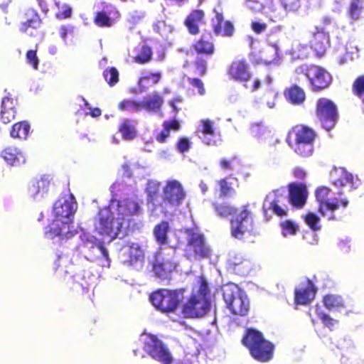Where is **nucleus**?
Returning <instances> with one entry per match:
<instances>
[{
    "mask_svg": "<svg viewBox=\"0 0 364 364\" xmlns=\"http://www.w3.org/2000/svg\"><path fill=\"white\" fill-rule=\"evenodd\" d=\"M213 208L217 215L220 217L231 216L230 229L232 237L242 239L245 234H257L256 215L250 203L242 205L239 210L228 202L214 203Z\"/></svg>",
    "mask_w": 364,
    "mask_h": 364,
    "instance_id": "nucleus-1",
    "label": "nucleus"
},
{
    "mask_svg": "<svg viewBox=\"0 0 364 364\" xmlns=\"http://www.w3.org/2000/svg\"><path fill=\"white\" fill-rule=\"evenodd\" d=\"M198 283V291L192 292L182 305L181 314L186 318H202L210 310V291L208 282L200 277Z\"/></svg>",
    "mask_w": 364,
    "mask_h": 364,
    "instance_id": "nucleus-2",
    "label": "nucleus"
},
{
    "mask_svg": "<svg viewBox=\"0 0 364 364\" xmlns=\"http://www.w3.org/2000/svg\"><path fill=\"white\" fill-rule=\"evenodd\" d=\"M251 356L261 363L269 361L274 355V346L266 340L262 333L254 328H247L242 338Z\"/></svg>",
    "mask_w": 364,
    "mask_h": 364,
    "instance_id": "nucleus-3",
    "label": "nucleus"
},
{
    "mask_svg": "<svg viewBox=\"0 0 364 364\" xmlns=\"http://www.w3.org/2000/svg\"><path fill=\"white\" fill-rule=\"evenodd\" d=\"M296 81L299 76H305L309 81L313 92H321L328 88L332 83L331 75L323 68L311 64H302L295 68Z\"/></svg>",
    "mask_w": 364,
    "mask_h": 364,
    "instance_id": "nucleus-4",
    "label": "nucleus"
},
{
    "mask_svg": "<svg viewBox=\"0 0 364 364\" xmlns=\"http://www.w3.org/2000/svg\"><path fill=\"white\" fill-rule=\"evenodd\" d=\"M119 220L118 218L115 219L110 205L104 206L98 210L94 218V228L100 235L112 240L117 237L122 227V223Z\"/></svg>",
    "mask_w": 364,
    "mask_h": 364,
    "instance_id": "nucleus-5",
    "label": "nucleus"
},
{
    "mask_svg": "<svg viewBox=\"0 0 364 364\" xmlns=\"http://www.w3.org/2000/svg\"><path fill=\"white\" fill-rule=\"evenodd\" d=\"M331 192L332 190L326 186H321L316 190L315 196L318 203V212L328 220H338L342 216L336 215L334 213L341 207L346 208L348 200L346 198L338 200L336 198L330 200L328 196Z\"/></svg>",
    "mask_w": 364,
    "mask_h": 364,
    "instance_id": "nucleus-6",
    "label": "nucleus"
},
{
    "mask_svg": "<svg viewBox=\"0 0 364 364\" xmlns=\"http://www.w3.org/2000/svg\"><path fill=\"white\" fill-rule=\"evenodd\" d=\"M222 292L226 306L232 314L242 316L248 314L249 300L237 285L225 284L222 287Z\"/></svg>",
    "mask_w": 364,
    "mask_h": 364,
    "instance_id": "nucleus-7",
    "label": "nucleus"
},
{
    "mask_svg": "<svg viewBox=\"0 0 364 364\" xmlns=\"http://www.w3.org/2000/svg\"><path fill=\"white\" fill-rule=\"evenodd\" d=\"M315 115L323 129L327 132L333 130L339 119L336 105L326 97L318 98L316 102Z\"/></svg>",
    "mask_w": 364,
    "mask_h": 364,
    "instance_id": "nucleus-8",
    "label": "nucleus"
},
{
    "mask_svg": "<svg viewBox=\"0 0 364 364\" xmlns=\"http://www.w3.org/2000/svg\"><path fill=\"white\" fill-rule=\"evenodd\" d=\"M177 264L174 260V252L166 255L162 247L154 253L152 262V271L154 274L167 284H170L171 274L176 270Z\"/></svg>",
    "mask_w": 364,
    "mask_h": 364,
    "instance_id": "nucleus-9",
    "label": "nucleus"
},
{
    "mask_svg": "<svg viewBox=\"0 0 364 364\" xmlns=\"http://www.w3.org/2000/svg\"><path fill=\"white\" fill-rule=\"evenodd\" d=\"M149 300L158 311L166 314L174 313L180 304L178 293L166 289L154 291L150 295Z\"/></svg>",
    "mask_w": 364,
    "mask_h": 364,
    "instance_id": "nucleus-10",
    "label": "nucleus"
},
{
    "mask_svg": "<svg viewBox=\"0 0 364 364\" xmlns=\"http://www.w3.org/2000/svg\"><path fill=\"white\" fill-rule=\"evenodd\" d=\"M144 349L153 359L162 364H172L173 358L167 346L156 336L150 335L144 342Z\"/></svg>",
    "mask_w": 364,
    "mask_h": 364,
    "instance_id": "nucleus-11",
    "label": "nucleus"
},
{
    "mask_svg": "<svg viewBox=\"0 0 364 364\" xmlns=\"http://www.w3.org/2000/svg\"><path fill=\"white\" fill-rule=\"evenodd\" d=\"M186 245L188 251L196 260L208 259L212 255V250L201 233L190 232Z\"/></svg>",
    "mask_w": 364,
    "mask_h": 364,
    "instance_id": "nucleus-12",
    "label": "nucleus"
},
{
    "mask_svg": "<svg viewBox=\"0 0 364 364\" xmlns=\"http://www.w3.org/2000/svg\"><path fill=\"white\" fill-rule=\"evenodd\" d=\"M122 263L129 267H136L144 262V254L137 243L127 242L121 247L119 253Z\"/></svg>",
    "mask_w": 364,
    "mask_h": 364,
    "instance_id": "nucleus-13",
    "label": "nucleus"
},
{
    "mask_svg": "<svg viewBox=\"0 0 364 364\" xmlns=\"http://www.w3.org/2000/svg\"><path fill=\"white\" fill-rule=\"evenodd\" d=\"M23 19L19 25L20 32L31 38L41 37L40 28L43 21L38 12L33 8H29L24 11Z\"/></svg>",
    "mask_w": 364,
    "mask_h": 364,
    "instance_id": "nucleus-14",
    "label": "nucleus"
},
{
    "mask_svg": "<svg viewBox=\"0 0 364 364\" xmlns=\"http://www.w3.org/2000/svg\"><path fill=\"white\" fill-rule=\"evenodd\" d=\"M77 209V203L73 194L59 198L53 205L54 218L72 222Z\"/></svg>",
    "mask_w": 364,
    "mask_h": 364,
    "instance_id": "nucleus-15",
    "label": "nucleus"
},
{
    "mask_svg": "<svg viewBox=\"0 0 364 364\" xmlns=\"http://www.w3.org/2000/svg\"><path fill=\"white\" fill-rule=\"evenodd\" d=\"M102 9L95 12L93 23L100 28H110L121 17L117 8L109 3L102 2Z\"/></svg>",
    "mask_w": 364,
    "mask_h": 364,
    "instance_id": "nucleus-16",
    "label": "nucleus"
},
{
    "mask_svg": "<svg viewBox=\"0 0 364 364\" xmlns=\"http://www.w3.org/2000/svg\"><path fill=\"white\" fill-rule=\"evenodd\" d=\"M163 202L172 206L181 204L186 197L181 183L176 180L166 181L163 188Z\"/></svg>",
    "mask_w": 364,
    "mask_h": 364,
    "instance_id": "nucleus-17",
    "label": "nucleus"
},
{
    "mask_svg": "<svg viewBox=\"0 0 364 364\" xmlns=\"http://www.w3.org/2000/svg\"><path fill=\"white\" fill-rule=\"evenodd\" d=\"M228 77L234 81L247 82L252 78L250 67L245 59L232 60L227 69Z\"/></svg>",
    "mask_w": 364,
    "mask_h": 364,
    "instance_id": "nucleus-18",
    "label": "nucleus"
},
{
    "mask_svg": "<svg viewBox=\"0 0 364 364\" xmlns=\"http://www.w3.org/2000/svg\"><path fill=\"white\" fill-rule=\"evenodd\" d=\"M317 134L312 128L297 124L293 127L288 132L287 142H315Z\"/></svg>",
    "mask_w": 364,
    "mask_h": 364,
    "instance_id": "nucleus-19",
    "label": "nucleus"
},
{
    "mask_svg": "<svg viewBox=\"0 0 364 364\" xmlns=\"http://www.w3.org/2000/svg\"><path fill=\"white\" fill-rule=\"evenodd\" d=\"M198 132L201 134L200 136L201 141L208 146H215L217 144V138L220 136L217 132L214 122L208 118L202 119L198 127Z\"/></svg>",
    "mask_w": 364,
    "mask_h": 364,
    "instance_id": "nucleus-20",
    "label": "nucleus"
},
{
    "mask_svg": "<svg viewBox=\"0 0 364 364\" xmlns=\"http://www.w3.org/2000/svg\"><path fill=\"white\" fill-rule=\"evenodd\" d=\"M71 222L55 219L53 220L48 226V230L45 234L49 239H54L58 237L60 239H69L73 236V232L70 230V223Z\"/></svg>",
    "mask_w": 364,
    "mask_h": 364,
    "instance_id": "nucleus-21",
    "label": "nucleus"
},
{
    "mask_svg": "<svg viewBox=\"0 0 364 364\" xmlns=\"http://www.w3.org/2000/svg\"><path fill=\"white\" fill-rule=\"evenodd\" d=\"M317 288L313 282L307 279L306 284L294 289V303L296 305H306L314 300Z\"/></svg>",
    "mask_w": 364,
    "mask_h": 364,
    "instance_id": "nucleus-22",
    "label": "nucleus"
},
{
    "mask_svg": "<svg viewBox=\"0 0 364 364\" xmlns=\"http://www.w3.org/2000/svg\"><path fill=\"white\" fill-rule=\"evenodd\" d=\"M80 242L76 247V250L83 255L87 260L92 261L95 255L94 250L98 248V242H100L95 236L82 232L80 235Z\"/></svg>",
    "mask_w": 364,
    "mask_h": 364,
    "instance_id": "nucleus-23",
    "label": "nucleus"
},
{
    "mask_svg": "<svg viewBox=\"0 0 364 364\" xmlns=\"http://www.w3.org/2000/svg\"><path fill=\"white\" fill-rule=\"evenodd\" d=\"M306 186L303 183H292L289 186V200L290 204L296 208L304 206L307 199Z\"/></svg>",
    "mask_w": 364,
    "mask_h": 364,
    "instance_id": "nucleus-24",
    "label": "nucleus"
},
{
    "mask_svg": "<svg viewBox=\"0 0 364 364\" xmlns=\"http://www.w3.org/2000/svg\"><path fill=\"white\" fill-rule=\"evenodd\" d=\"M118 219L123 220L127 218L139 215L141 211L139 203L129 198H124L117 201Z\"/></svg>",
    "mask_w": 364,
    "mask_h": 364,
    "instance_id": "nucleus-25",
    "label": "nucleus"
},
{
    "mask_svg": "<svg viewBox=\"0 0 364 364\" xmlns=\"http://www.w3.org/2000/svg\"><path fill=\"white\" fill-rule=\"evenodd\" d=\"M335 176H333L332 183L333 186L338 189L343 187L348 186L350 189L356 188L359 185V180L358 178L354 179L352 173L348 172L344 168L335 172Z\"/></svg>",
    "mask_w": 364,
    "mask_h": 364,
    "instance_id": "nucleus-26",
    "label": "nucleus"
},
{
    "mask_svg": "<svg viewBox=\"0 0 364 364\" xmlns=\"http://www.w3.org/2000/svg\"><path fill=\"white\" fill-rule=\"evenodd\" d=\"M205 12L202 9H194L186 16L184 26L191 35H197L200 32V25L204 23Z\"/></svg>",
    "mask_w": 364,
    "mask_h": 364,
    "instance_id": "nucleus-27",
    "label": "nucleus"
},
{
    "mask_svg": "<svg viewBox=\"0 0 364 364\" xmlns=\"http://www.w3.org/2000/svg\"><path fill=\"white\" fill-rule=\"evenodd\" d=\"M50 185L51 178L50 176L44 175L38 179H33L28 186V194L32 198H36L38 195L43 196L48 193Z\"/></svg>",
    "mask_w": 364,
    "mask_h": 364,
    "instance_id": "nucleus-28",
    "label": "nucleus"
},
{
    "mask_svg": "<svg viewBox=\"0 0 364 364\" xmlns=\"http://www.w3.org/2000/svg\"><path fill=\"white\" fill-rule=\"evenodd\" d=\"M1 156L11 166H20L26 162V157L18 148L9 146L1 152Z\"/></svg>",
    "mask_w": 364,
    "mask_h": 364,
    "instance_id": "nucleus-29",
    "label": "nucleus"
},
{
    "mask_svg": "<svg viewBox=\"0 0 364 364\" xmlns=\"http://www.w3.org/2000/svg\"><path fill=\"white\" fill-rule=\"evenodd\" d=\"M16 104V100L10 97H5L2 100L0 112V119L2 123L9 124L15 119Z\"/></svg>",
    "mask_w": 364,
    "mask_h": 364,
    "instance_id": "nucleus-30",
    "label": "nucleus"
},
{
    "mask_svg": "<svg viewBox=\"0 0 364 364\" xmlns=\"http://www.w3.org/2000/svg\"><path fill=\"white\" fill-rule=\"evenodd\" d=\"M286 100L294 105H299L306 100L304 90L297 85H292L284 91Z\"/></svg>",
    "mask_w": 364,
    "mask_h": 364,
    "instance_id": "nucleus-31",
    "label": "nucleus"
},
{
    "mask_svg": "<svg viewBox=\"0 0 364 364\" xmlns=\"http://www.w3.org/2000/svg\"><path fill=\"white\" fill-rule=\"evenodd\" d=\"M162 126L163 129L161 132L155 136L156 141L161 144L166 142L167 139L170 136L171 130L177 132L181 127L180 122L176 119L164 121Z\"/></svg>",
    "mask_w": 364,
    "mask_h": 364,
    "instance_id": "nucleus-32",
    "label": "nucleus"
},
{
    "mask_svg": "<svg viewBox=\"0 0 364 364\" xmlns=\"http://www.w3.org/2000/svg\"><path fill=\"white\" fill-rule=\"evenodd\" d=\"M294 152L301 159L311 157L314 152L315 142H287Z\"/></svg>",
    "mask_w": 364,
    "mask_h": 364,
    "instance_id": "nucleus-33",
    "label": "nucleus"
},
{
    "mask_svg": "<svg viewBox=\"0 0 364 364\" xmlns=\"http://www.w3.org/2000/svg\"><path fill=\"white\" fill-rule=\"evenodd\" d=\"M169 230V223L166 220H162L154 226L153 234L156 243L159 244L160 247L168 243V233Z\"/></svg>",
    "mask_w": 364,
    "mask_h": 364,
    "instance_id": "nucleus-34",
    "label": "nucleus"
},
{
    "mask_svg": "<svg viewBox=\"0 0 364 364\" xmlns=\"http://www.w3.org/2000/svg\"><path fill=\"white\" fill-rule=\"evenodd\" d=\"M163 104V97L158 93H154L145 97L144 100L141 101V110L157 112L161 110Z\"/></svg>",
    "mask_w": 364,
    "mask_h": 364,
    "instance_id": "nucleus-35",
    "label": "nucleus"
},
{
    "mask_svg": "<svg viewBox=\"0 0 364 364\" xmlns=\"http://www.w3.org/2000/svg\"><path fill=\"white\" fill-rule=\"evenodd\" d=\"M30 124L26 121L15 123L11 129L10 135L12 138L26 139L30 132Z\"/></svg>",
    "mask_w": 364,
    "mask_h": 364,
    "instance_id": "nucleus-36",
    "label": "nucleus"
},
{
    "mask_svg": "<svg viewBox=\"0 0 364 364\" xmlns=\"http://www.w3.org/2000/svg\"><path fill=\"white\" fill-rule=\"evenodd\" d=\"M281 58L279 47H269L267 50L262 53L257 63L265 65L277 64Z\"/></svg>",
    "mask_w": 364,
    "mask_h": 364,
    "instance_id": "nucleus-37",
    "label": "nucleus"
},
{
    "mask_svg": "<svg viewBox=\"0 0 364 364\" xmlns=\"http://www.w3.org/2000/svg\"><path fill=\"white\" fill-rule=\"evenodd\" d=\"M363 11L364 0H350L347 9V16L354 21H358Z\"/></svg>",
    "mask_w": 364,
    "mask_h": 364,
    "instance_id": "nucleus-38",
    "label": "nucleus"
},
{
    "mask_svg": "<svg viewBox=\"0 0 364 364\" xmlns=\"http://www.w3.org/2000/svg\"><path fill=\"white\" fill-rule=\"evenodd\" d=\"M323 306L328 310L345 308V301L341 296L327 294L323 299Z\"/></svg>",
    "mask_w": 364,
    "mask_h": 364,
    "instance_id": "nucleus-39",
    "label": "nucleus"
},
{
    "mask_svg": "<svg viewBox=\"0 0 364 364\" xmlns=\"http://www.w3.org/2000/svg\"><path fill=\"white\" fill-rule=\"evenodd\" d=\"M117 108L122 112H139L141 111V101L124 99L118 103Z\"/></svg>",
    "mask_w": 364,
    "mask_h": 364,
    "instance_id": "nucleus-40",
    "label": "nucleus"
},
{
    "mask_svg": "<svg viewBox=\"0 0 364 364\" xmlns=\"http://www.w3.org/2000/svg\"><path fill=\"white\" fill-rule=\"evenodd\" d=\"M54 6L58 9L55 14V17L59 20H64L71 17L72 8L66 3H62L59 0H53Z\"/></svg>",
    "mask_w": 364,
    "mask_h": 364,
    "instance_id": "nucleus-41",
    "label": "nucleus"
},
{
    "mask_svg": "<svg viewBox=\"0 0 364 364\" xmlns=\"http://www.w3.org/2000/svg\"><path fill=\"white\" fill-rule=\"evenodd\" d=\"M311 43L313 46H328L330 43V37L328 33L316 27L313 33Z\"/></svg>",
    "mask_w": 364,
    "mask_h": 364,
    "instance_id": "nucleus-42",
    "label": "nucleus"
},
{
    "mask_svg": "<svg viewBox=\"0 0 364 364\" xmlns=\"http://www.w3.org/2000/svg\"><path fill=\"white\" fill-rule=\"evenodd\" d=\"M122 138L124 139H133L136 136V130L129 119H124L119 127Z\"/></svg>",
    "mask_w": 364,
    "mask_h": 364,
    "instance_id": "nucleus-43",
    "label": "nucleus"
},
{
    "mask_svg": "<svg viewBox=\"0 0 364 364\" xmlns=\"http://www.w3.org/2000/svg\"><path fill=\"white\" fill-rule=\"evenodd\" d=\"M279 226L281 228L282 235L284 237L295 235L299 230L298 224L290 220L281 222Z\"/></svg>",
    "mask_w": 364,
    "mask_h": 364,
    "instance_id": "nucleus-44",
    "label": "nucleus"
},
{
    "mask_svg": "<svg viewBox=\"0 0 364 364\" xmlns=\"http://www.w3.org/2000/svg\"><path fill=\"white\" fill-rule=\"evenodd\" d=\"M103 77L110 87L114 86L119 82V73L114 67L105 69Z\"/></svg>",
    "mask_w": 364,
    "mask_h": 364,
    "instance_id": "nucleus-45",
    "label": "nucleus"
},
{
    "mask_svg": "<svg viewBox=\"0 0 364 364\" xmlns=\"http://www.w3.org/2000/svg\"><path fill=\"white\" fill-rule=\"evenodd\" d=\"M351 90L358 98H364V75L358 76L353 81Z\"/></svg>",
    "mask_w": 364,
    "mask_h": 364,
    "instance_id": "nucleus-46",
    "label": "nucleus"
},
{
    "mask_svg": "<svg viewBox=\"0 0 364 364\" xmlns=\"http://www.w3.org/2000/svg\"><path fill=\"white\" fill-rule=\"evenodd\" d=\"M152 58L151 47H142L139 52L134 57V60L138 64H145Z\"/></svg>",
    "mask_w": 364,
    "mask_h": 364,
    "instance_id": "nucleus-47",
    "label": "nucleus"
},
{
    "mask_svg": "<svg viewBox=\"0 0 364 364\" xmlns=\"http://www.w3.org/2000/svg\"><path fill=\"white\" fill-rule=\"evenodd\" d=\"M306 224L313 230L318 231L321 226L319 225L320 218L314 213H308L304 216Z\"/></svg>",
    "mask_w": 364,
    "mask_h": 364,
    "instance_id": "nucleus-48",
    "label": "nucleus"
},
{
    "mask_svg": "<svg viewBox=\"0 0 364 364\" xmlns=\"http://www.w3.org/2000/svg\"><path fill=\"white\" fill-rule=\"evenodd\" d=\"M279 1L286 12H296L301 8L300 0H279Z\"/></svg>",
    "mask_w": 364,
    "mask_h": 364,
    "instance_id": "nucleus-49",
    "label": "nucleus"
},
{
    "mask_svg": "<svg viewBox=\"0 0 364 364\" xmlns=\"http://www.w3.org/2000/svg\"><path fill=\"white\" fill-rule=\"evenodd\" d=\"M272 1L273 0H245L246 6L253 11L262 10Z\"/></svg>",
    "mask_w": 364,
    "mask_h": 364,
    "instance_id": "nucleus-50",
    "label": "nucleus"
},
{
    "mask_svg": "<svg viewBox=\"0 0 364 364\" xmlns=\"http://www.w3.org/2000/svg\"><path fill=\"white\" fill-rule=\"evenodd\" d=\"M318 318L321 321L325 326L333 331L335 326L338 323V321L333 318L330 315L321 312L318 314Z\"/></svg>",
    "mask_w": 364,
    "mask_h": 364,
    "instance_id": "nucleus-51",
    "label": "nucleus"
},
{
    "mask_svg": "<svg viewBox=\"0 0 364 364\" xmlns=\"http://www.w3.org/2000/svg\"><path fill=\"white\" fill-rule=\"evenodd\" d=\"M215 16L212 19L213 22V31L217 34L222 33V23H223V15L216 9H214Z\"/></svg>",
    "mask_w": 364,
    "mask_h": 364,
    "instance_id": "nucleus-52",
    "label": "nucleus"
},
{
    "mask_svg": "<svg viewBox=\"0 0 364 364\" xmlns=\"http://www.w3.org/2000/svg\"><path fill=\"white\" fill-rule=\"evenodd\" d=\"M220 186V195L222 196H228L235 193L234 188L227 181V178H222L218 181Z\"/></svg>",
    "mask_w": 364,
    "mask_h": 364,
    "instance_id": "nucleus-53",
    "label": "nucleus"
},
{
    "mask_svg": "<svg viewBox=\"0 0 364 364\" xmlns=\"http://www.w3.org/2000/svg\"><path fill=\"white\" fill-rule=\"evenodd\" d=\"M143 18L144 15L140 12L134 11L133 13L130 14L127 19V21L129 26V28H134L141 22Z\"/></svg>",
    "mask_w": 364,
    "mask_h": 364,
    "instance_id": "nucleus-54",
    "label": "nucleus"
},
{
    "mask_svg": "<svg viewBox=\"0 0 364 364\" xmlns=\"http://www.w3.org/2000/svg\"><path fill=\"white\" fill-rule=\"evenodd\" d=\"M306 48L307 47H292L289 51V54L291 55V59L296 60L307 58L308 55L306 52Z\"/></svg>",
    "mask_w": 364,
    "mask_h": 364,
    "instance_id": "nucleus-55",
    "label": "nucleus"
},
{
    "mask_svg": "<svg viewBox=\"0 0 364 364\" xmlns=\"http://www.w3.org/2000/svg\"><path fill=\"white\" fill-rule=\"evenodd\" d=\"M176 146L180 153L187 152L191 147V142L188 137H181L177 141Z\"/></svg>",
    "mask_w": 364,
    "mask_h": 364,
    "instance_id": "nucleus-56",
    "label": "nucleus"
},
{
    "mask_svg": "<svg viewBox=\"0 0 364 364\" xmlns=\"http://www.w3.org/2000/svg\"><path fill=\"white\" fill-rule=\"evenodd\" d=\"M279 200L277 199H274L269 206V209L272 210V212L277 215V216L282 218L287 215V211L282 208L279 204Z\"/></svg>",
    "mask_w": 364,
    "mask_h": 364,
    "instance_id": "nucleus-57",
    "label": "nucleus"
},
{
    "mask_svg": "<svg viewBox=\"0 0 364 364\" xmlns=\"http://www.w3.org/2000/svg\"><path fill=\"white\" fill-rule=\"evenodd\" d=\"M60 36L65 43H67L66 40L68 38H69L70 42H72L73 39L75 38L73 28L70 27L62 26L60 28Z\"/></svg>",
    "mask_w": 364,
    "mask_h": 364,
    "instance_id": "nucleus-58",
    "label": "nucleus"
},
{
    "mask_svg": "<svg viewBox=\"0 0 364 364\" xmlns=\"http://www.w3.org/2000/svg\"><path fill=\"white\" fill-rule=\"evenodd\" d=\"M36 50H29L26 53V60L28 63L31 64L34 69H38V58L36 55Z\"/></svg>",
    "mask_w": 364,
    "mask_h": 364,
    "instance_id": "nucleus-59",
    "label": "nucleus"
},
{
    "mask_svg": "<svg viewBox=\"0 0 364 364\" xmlns=\"http://www.w3.org/2000/svg\"><path fill=\"white\" fill-rule=\"evenodd\" d=\"M189 83L191 86L198 88V92L200 95L205 94V89L203 81L199 78H191L189 80Z\"/></svg>",
    "mask_w": 364,
    "mask_h": 364,
    "instance_id": "nucleus-60",
    "label": "nucleus"
},
{
    "mask_svg": "<svg viewBox=\"0 0 364 364\" xmlns=\"http://www.w3.org/2000/svg\"><path fill=\"white\" fill-rule=\"evenodd\" d=\"M231 265L234 269V271L237 273H244L245 270L247 269V262L246 260H240L236 262H232Z\"/></svg>",
    "mask_w": 364,
    "mask_h": 364,
    "instance_id": "nucleus-61",
    "label": "nucleus"
},
{
    "mask_svg": "<svg viewBox=\"0 0 364 364\" xmlns=\"http://www.w3.org/2000/svg\"><path fill=\"white\" fill-rule=\"evenodd\" d=\"M196 68L198 71V73L200 76H203L206 73L207 68H206V62L203 59H198L196 61Z\"/></svg>",
    "mask_w": 364,
    "mask_h": 364,
    "instance_id": "nucleus-62",
    "label": "nucleus"
},
{
    "mask_svg": "<svg viewBox=\"0 0 364 364\" xmlns=\"http://www.w3.org/2000/svg\"><path fill=\"white\" fill-rule=\"evenodd\" d=\"M237 158L236 156H233L232 158V159H222L220 161V168L224 170V171H227V170H231L232 169V161L235 160Z\"/></svg>",
    "mask_w": 364,
    "mask_h": 364,
    "instance_id": "nucleus-63",
    "label": "nucleus"
},
{
    "mask_svg": "<svg viewBox=\"0 0 364 364\" xmlns=\"http://www.w3.org/2000/svg\"><path fill=\"white\" fill-rule=\"evenodd\" d=\"M234 32V27L230 21H225L223 28V34L226 36H231Z\"/></svg>",
    "mask_w": 364,
    "mask_h": 364,
    "instance_id": "nucleus-64",
    "label": "nucleus"
}]
</instances>
